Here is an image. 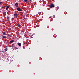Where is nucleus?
Here are the masks:
<instances>
[{
  "instance_id": "f3484780",
  "label": "nucleus",
  "mask_w": 79,
  "mask_h": 79,
  "mask_svg": "<svg viewBox=\"0 0 79 79\" xmlns=\"http://www.w3.org/2000/svg\"><path fill=\"white\" fill-rule=\"evenodd\" d=\"M2 3V2H0V5Z\"/></svg>"
},
{
  "instance_id": "9b49d317",
  "label": "nucleus",
  "mask_w": 79,
  "mask_h": 79,
  "mask_svg": "<svg viewBox=\"0 0 79 79\" xmlns=\"http://www.w3.org/2000/svg\"><path fill=\"white\" fill-rule=\"evenodd\" d=\"M3 15H6V12H3Z\"/></svg>"
},
{
  "instance_id": "423d86ee",
  "label": "nucleus",
  "mask_w": 79,
  "mask_h": 79,
  "mask_svg": "<svg viewBox=\"0 0 79 79\" xmlns=\"http://www.w3.org/2000/svg\"><path fill=\"white\" fill-rule=\"evenodd\" d=\"M14 42V40H11L10 42V44H11V43H13V42Z\"/></svg>"
},
{
  "instance_id": "7ed1b4c3",
  "label": "nucleus",
  "mask_w": 79,
  "mask_h": 79,
  "mask_svg": "<svg viewBox=\"0 0 79 79\" xmlns=\"http://www.w3.org/2000/svg\"><path fill=\"white\" fill-rule=\"evenodd\" d=\"M14 16L15 18H18V14L15 13L14 14Z\"/></svg>"
},
{
  "instance_id": "a211bd4d",
  "label": "nucleus",
  "mask_w": 79,
  "mask_h": 79,
  "mask_svg": "<svg viewBox=\"0 0 79 79\" xmlns=\"http://www.w3.org/2000/svg\"><path fill=\"white\" fill-rule=\"evenodd\" d=\"M23 49H24V47H23Z\"/></svg>"
},
{
  "instance_id": "412c9836",
  "label": "nucleus",
  "mask_w": 79,
  "mask_h": 79,
  "mask_svg": "<svg viewBox=\"0 0 79 79\" xmlns=\"http://www.w3.org/2000/svg\"><path fill=\"white\" fill-rule=\"evenodd\" d=\"M2 32H3V31H2Z\"/></svg>"
},
{
  "instance_id": "f03ea898",
  "label": "nucleus",
  "mask_w": 79,
  "mask_h": 79,
  "mask_svg": "<svg viewBox=\"0 0 79 79\" xmlns=\"http://www.w3.org/2000/svg\"><path fill=\"white\" fill-rule=\"evenodd\" d=\"M16 10L18 11H22V9L19 7L17 8Z\"/></svg>"
},
{
  "instance_id": "f257e3e1",
  "label": "nucleus",
  "mask_w": 79,
  "mask_h": 79,
  "mask_svg": "<svg viewBox=\"0 0 79 79\" xmlns=\"http://www.w3.org/2000/svg\"><path fill=\"white\" fill-rule=\"evenodd\" d=\"M49 7L50 8H54V7H55V5H54L53 3H52L50 4Z\"/></svg>"
},
{
  "instance_id": "6e6552de",
  "label": "nucleus",
  "mask_w": 79,
  "mask_h": 79,
  "mask_svg": "<svg viewBox=\"0 0 79 79\" xmlns=\"http://www.w3.org/2000/svg\"><path fill=\"white\" fill-rule=\"evenodd\" d=\"M6 37V36H2V38L3 39H5Z\"/></svg>"
},
{
  "instance_id": "4468645a",
  "label": "nucleus",
  "mask_w": 79,
  "mask_h": 79,
  "mask_svg": "<svg viewBox=\"0 0 79 79\" xmlns=\"http://www.w3.org/2000/svg\"><path fill=\"white\" fill-rule=\"evenodd\" d=\"M8 36L9 37H11V35H8Z\"/></svg>"
},
{
  "instance_id": "dca6fc26",
  "label": "nucleus",
  "mask_w": 79,
  "mask_h": 79,
  "mask_svg": "<svg viewBox=\"0 0 79 79\" xmlns=\"http://www.w3.org/2000/svg\"><path fill=\"white\" fill-rule=\"evenodd\" d=\"M0 52H4V51H0Z\"/></svg>"
},
{
  "instance_id": "9d476101",
  "label": "nucleus",
  "mask_w": 79,
  "mask_h": 79,
  "mask_svg": "<svg viewBox=\"0 0 79 79\" xmlns=\"http://www.w3.org/2000/svg\"><path fill=\"white\" fill-rule=\"evenodd\" d=\"M7 19H8V20H9V19H10V17L7 16Z\"/></svg>"
},
{
  "instance_id": "6ab92c4d",
  "label": "nucleus",
  "mask_w": 79,
  "mask_h": 79,
  "mask_svg": "<svg viewBox=\"0 0 79 79\" xmlns=\"http://www.w3.org/2000/svg\"><path fill=\"white\" fill-rule=\"evenodd\" d=\"M5 52H6V51H7V50H5Z\"/></svg>"
},
{
  "instance_id": "0eeeda50",
  "label": "nucleus",
  "mask_w": 79,
  "mask_h": 79,
  "mask_svg": "<svg viewBox=\"0 0 79 79\" xmlns=\"http://www.w3.org/2000/svg\"><path fill=\"white\" fill-rule=\"evenodd\" d=\"M2 34H3V35H6V33H5V32L4 31L2 33Z\"/></svg>"
},
{
  "instance_id": "1a4fd4ad",
  "label": "nucleus",
  "mask_w": 79,
  "mask_h": 79,
  "mask_svg": "<svg viewBox=\"0 0 79 79\" xmlns=\"http://www.w3.org/2000/svg\"><path fill=\"white\" fill-rule=\"evenodd\" d=\"M17 25L18 27H20V26H21V25H20V24L18 23Z\"/></svg>"
},
{
  "instance_id": "39448f33",
  "label": "nucleus",
  "mask_w": 79,
  "mask_h": 79,
  "mask_svg": "<svg viewBox=\"0 0 79 79\" xmlns=\"http://www.w3.org/2000/svg\"><path fill=\"white\" fill-rule=\"evenodd\" d=\"M15 6L16 7H18V3H16L15 4Z\"/></svg>"
},
{
  "instance_id": "f8f14e48",
  "label": "nucleus",
  "mask_w": 79,
  "mask_h": 79,
  "mask_svg": "<svg viewBox=\"0 0 79 79\" xmlns=\"http://www.w3.org/2000/svg\"><path fill=\"white\" fill-rule=\"evenodd\" d=\"M8 8H9V7L8 6H6V9L8 10Z\"/></svg>"
},
{
  "instance_id": "2eb2a0df",
  "label": "nucleus",
  "mask_w": 79,
  "mask_h": 79,
  "mask_svg": "<svg viewBox=\"0 0 79 79\" xmlns=\"http://www.w3.org/2000/svg\"><path fill=\"white\" fill-rule=\"evenodd\" d=\"M28 0H24L25 2H27Z\"/></svg>"
},
{
  "instance_id": "ddd939ff",
  "label": "nucleus",
  "mask_w": 79,
  "mask_h": 79,
  "mask_svg": "<svg viewBox=\"0 0 79 79\" xmlns=\"http://www.w3.org/2000/svg\"><path fill=\"white\" fill-rule=\"evenodd\" d=\"M59 9V7H56V9H57V10H58Z\"/></svg>"
},
{
  "instance_id": "4be33fe9",
  "label": "nucleus",
  "mask_w": 79,
  "mask_h": 79,
  "mask_svg": "<svg viewBox=\"0 0 79 79\" xmlns=\"http://www.w3.org/2000/svg\"><path fill=\"white\" fill-rule=\"evenodd\" d=\"M5 50H6V49H5Z\"/></svg>"
},
{
  "instance_id": "20e7f679",
  "label": "nucleus",
  "mask_w": 79,
  "mask_h": 79,
  "mask_svg": "<svg viewBox=\"0 0 79 79\" xmlns=\"http://www.w3.org/2000/svg\"><path fill=\"white\" fill-rule=\"evenodd\" d=\"M17 45L18 46H19V47H21V44L20 43H18Z\"/></svg>"
},
{
  "instance_id": "aec40b11",
  "label": "nucleus",
  "mask_w": 79,
  "mask_h": 79,
  "mask_svg": "<svg viewBox=\"0 0 79 79\" xmlns=\"http://www.w3.org/2000/svg\"><path fill=\"white\" fill-rule=\"evenodd\" d=\"M29 1H30L31 2V0H29Z\"/></svg>"
}]
</instances>
